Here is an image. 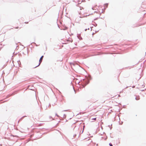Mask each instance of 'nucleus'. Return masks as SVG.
<instances>
[{"label": "nucleus", "instance_id": "423d86ee", "mask_svg": "<svg viewBox=\"0 0 146 146\" xmlns=\"http://www.w3.org/2000/svg\"><path fill=\"white\" fill-rule=\"evenodd\" d=\"M25 23H26V24L28 23V22H25Z\"/></svg>", "mask_w": 146, "mask_h": 146}, {"label": "nucleus", "instance_id": "7ed1b4c3", "mask_svg": "<svg viewBox=\"0 0 146 146\" xmlns=\"http://www.w3.org/2000/svg\"><path fill=\"white\" fill-rule=\"evenodd\" d=\"M96 118H93V119H92V120H94L95 121H96Z\"/></svg>", "mask_w": 146, "mask_h": 146}, {"label": "nucleus", "instance_id": "0eeeda50", "mask_svg": "<svg viewBox=\"0 0 146 146\" xmlns=\"http://www.w3.org/2000/svg\"><path fill=\"white\" fill-rule=\"evenodd\" d=\"M56 115L58 116V115H57L56 114Z\"/></svg>", "mask_w": 146, "mask_h": 146}, {"label": "nucleus", "instance_id": "20e7f679", "mask_svg": "<svg viewBox=\"0 0 146 146\" xmlns=\"http://www.w3.org/2000/svg\"><path fill=\"white\" fill-rule=\"evenodd\" d=\"M109 145L110 146H113L112 144L111 143H109Z\"/></svg>", "mask_w": 146, "mask_h": 146}, {"label": "nucleus", "instance_id": "f03ea898", "mask_svg": "<svg viewBox=\"0 0 146 146\" xmlns=\"http://www.w3.org/2000/svg\"><path fill=\"white\" fill-rule=\"evenodd\" d=\"M140 99V97L139 96H136L135 97V99L136 100H139Z\"/></svg>", "mask_w": 146, "mask_h": 146}, {"label": "nucleus", "instance_id": "f257e3e1", "mask_svg": "<svg viewBox=\"0 0 146 146\" xmlns=\"http://www.w3.org/2000/svg\"><path fill=\"white\" fill-rule=\"evenodd\" d=\"M43 57H44V56H42L40 57V60H39V64H38V65H37L36 66V67L38 66H39L40 65V63H41V62H42V61L43 58Z\"/></svg>", "mask_w": 146, "mask_h": 146}, {"label": "nucleus", "instance_id": "39448f33", "mask_svg": "<svg viewBox=\"0 0 146 146\" xmlns=\"http://www.w3.org/2000/svg\"><path fill=\"white\" fill-rule=\"evenodd\" d=\"M15 28L16 29H18L19 28V27H16V28Z\"/></svg>", "mask_w": 146, "mask_h": 146}]
</instances>
